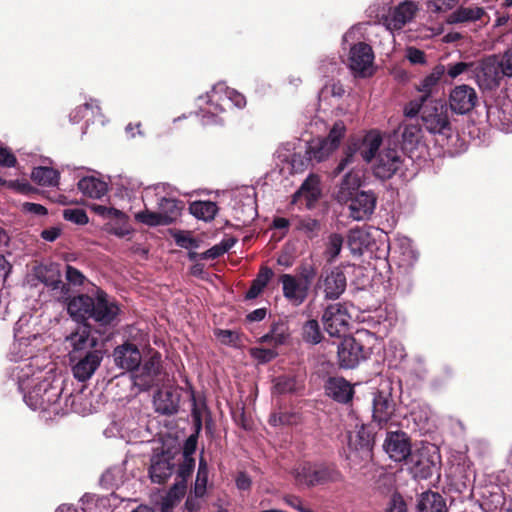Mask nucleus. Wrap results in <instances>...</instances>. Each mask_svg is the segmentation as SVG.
<instances>
[{"label":"nucleus","instance_id":"f257e3e1","mask_svg":"<svg viewBox=\"0 0 512 512\" xmlns=\"http://www.w3.org/2000/svg\"><path fill=\"white\" fill-rule=\"evenodd\" d=\"M67 311L76 322L88 323L91 319L100 327H108L115 324L121 310L118 303L110 299L105 291L97 289L95 297L80 294L71 298Z\"/></svg>","mask_w":512,"mask_h":512},{"label":"nucleus","instance_id":"f03ea898","mask_svg":"<svg viewBox=\"0 0 512 512\" xmlns=\"http://www.w3.org/2000/svg\"><path fill=\"white\" fill-rule=\"evenodd\" d=\"M295 482L299 486L314 488L342 483L345 477L334 462L302 461L293 469Z\"/></svg>","mask_w":512,"mask_h":512},{"label":"nucleus","instance_id":"7ed1b4c3","mask_svg":"<svg viewBox=\"0 0 512 512\" xmlns=\"http://www.w3.org/2000/svg\"><path fill=\"white\" fill-rule=\"evenodd\" d=\"M404 114L409 118L419 114L423 127L431 134H445L451 129L447 107L441 100H412L405 106Z\"/></svg>","mask_w":512,"mask_h":512},{"label":"nucleus","instance_id":"20e7f679","mask_svg":"<svg viewBox=\"0 0 512 512\" xmlns=\"http://www.w3.org/2000/svg\"><path fill=\"white\" fill-rule=\"evenodd\" d=\"M346 133V126L343 121H337L325 138H315L304 143V160H324L338 149L341 140Z\"/></svg>","mask_w":512,"mask_h":512},{"label":"nucleus","instance_id":"39448f33","mask_svg":"<svg viewBox=\"0 0 512 512\" xmlns=\"http://www.w3.org/2000/svg\"><path fill=\"white\" fill-rule=\"evenodd\" d=\"M77 328L66 337V340L70 343L72 350L70 356H78L91 350H104L105 343L103 340L95 336L90 323L78 322Z\"/></svg>","mask_w":512,"mask_h":512},{"label":"nucleus","instance_id":"423d86ee","mask_svg":"<svg viewBox=\"0 0 512 512\" xmlns=\"http://www.w3.org/2000/svg\"><path fill=\"white\" fill-rule=\"evenodd\" d=\"M382 144L381 134L376 130L369 131L362 138H351L346 148V158L360 156L362 160H373Z\"/></svg>","mask_w":512,"mask_h":512},{"label":"nucleus","instance_id":"0eeeda50","mask_svg":"<svg viewBox=\"0 0 512 512\" xmlns=\"http://www.w3.org/2000/svg\"><path fill=\"white\" fill-rule=\"evenodd\" d=\"M347 279L345 273L338 267L324 271L319 276L314 291L321 290L326 300H337L345 292Z\"/></svg>","mask_w":512,"mask_h":512},{"label":"nucleus","instance_id":"6e6552de","mask_svg":"<svg viewBox=\"0 0 512 512\" xmlns=\"http://www.w3.org/2000/svg\"><path fill=\"white\" fill-rule=\"evenodd\" d=\"M438 459L435 452L431 453L427 448H422L413 452L406 464L409 465L413 478L426 480L438 471Z\"/></svg>","mask_w":512,"mask_h":512},{"label":"nucleus","instance_id":"1a4fd4ad","mask_svg":"<svg viewBox=\"0 0 512 512\" xmlns=\"http://www.w3.org/2000/svg\"><path fill=\"white\" fill-rule=\"evenodd\" d=\"M374 53L370 45L359 42L351 46L348 65L355 76L367 77L373 73Z\"/></svg>","mask_w":512,"mask_h":512},{"label":"nucleus","instance_id":"9d476101","mask_svg":"<svg viewBox=\"0 0 512 512\" xmlns=\"http://www.w3.org/2000/svg\"><path fill=\"white\" fill-rule=\"evenodd\" d=\"M396 412V403L390 392L377 391L372 402V423L380 429L392 424Z\"/></svg>","mask_w":512,"mask_h":512},{"label":"nucleus","instance_id":"9b49d317","mask_svg":"<svg viewBox=\"0 0 512 512\" xmlns=\"http://www.w3.org/2000/svg\"><path fill=\"white\" fill-rule=\"evenodd\" d=\"M384 451L395 462H407L413 454L411 438L404 431H388L383 443Z\"/></svg>","mask_w":512,"mask_h":512},{"label":"nucleus","instance_id":"f8f14e48","mask_svg":"<svg viewBox=\"0 0 512 512\" xmlns=\"http://www.w3.org/2000/svg\"><path fill=\"white\" fill-rule=\"evenodd\" d=\"M134 374V383L142 390H149L150 388L157 386L161 381L162 373V362L161 354L154 352L147 360L144 361L143 365Z\"/></svg>","mask_w":512,"mask_h":512},{"label":"nucleus","instance_id":"ddd939ff","mask_svg":"<svg viewBox=\"0 0 512 512\" xmlns=\"http://www.w3.org/2000/svg\"><path fill=\"white\" fill-rule=\"evenodd\" d=\"M349 318L350 316L344 305L340 303L330 304L322 315L324 329L330 336L340 337L348 328Z\"/></svg>","mask_w":512,"mask_h":512},{"label":"nucleus","instance_id":"4468645a","mask_svg":"<svg viewBox=\"0 0 512 512\" xmlns=\"http://www.w3.org/2000/svg\"><path fill=\"white\" fill-rule=\"evenodd\" d=\"M320 182L318 175L309 174L298 190L292 195L291 204H304L306 209H314L322 196Z\"/></svg>","mask_w":512,"mask_h":512},{"label":"nucleus","instance_id":"2eb2a0df","mask_svg":"<svg viewBox=\"0 0 512 512\" xmlns=\"http://www.w3.org/2000/svg\"><path fill=\"white\" fill-rule=\"evenodd\" d=\"M104 350H91L78 356H70V361L75 362L72 367L74 377L84 382L91 378L103 359Z\"/></svg>","mask_w":512,"mask_h":512},{"label":"nucleus","instance_id":"dca6fc26","mask_svg":"<svg viewBox=\"0 0 512 512\" xmlns=\"http://www.w3.org/2000/svg\"><path fill=\"white\" fill-rule=\"evenodd\" d=\"M338 360L342 368L352 369L368 356V351L354 337L344 339L338 346Z\"/></svg>","mask_w":512,"mask_h":512},{"label":"nucleus","instance_id":"f3484780","mask_svg":"<svg viewBox=\"0 0 512 512\" xmlns=\"http://www.w3.org/2000/svg\"><path fill=\"white\" fill-rule=\"evenodd\" d=\"M478 101L477 93L469 85L456 86L449 96V105L453 112L457 114H466L470 112Z\"/></svg>","mask_w":512,"mask_h":512},{"label":"nucleus","instance_id":"a211bd4d","mask_svg":"<svg viewBox=\"0 0 512 512\" xmlns=\"http://www.w3.org/2000/svg\"><path fill=\"white\" fill-rule=\"evenodd\" d=\"M377 197L372 191L358 192L348 200L350 217L360 221L369 218L376 207Z\"/></svg>","mask_w":512,"mask_h":512},{"label":"nucleus","instance_id":"6ab92c4d","mask_svg":"<svg viewBox=\"0 0 512 512\" xmlns=\"http://www.w3.org/2000/svg\"><path fill=\"white\" fill-rule=\"evenodd\" d=\"M113 357L117 367L131 372L138 369L142 361L139 348L131 342L117 346L114 349Z\"/></svg>","mask_w":512,"mask_h":512},{"label":"nucleus","instance_id":"aec40b11","mask_svg":"<svg viewBox=\"0 0 512 512\" xmlns=\"http://www.w3.org/2000/svg\"><path fill=\"white\" fill-rule=\"evenodd\" d=\"M282 284L283 296L293 305L300 306L308 297L309 288L291 274H282L279 277Z\"/></svg>","mask_w":512,"mask_h":512},{"label":"nucleus","instance_id":"412c9836","mask_svg":"<svg viewBox=\"0 0 512 512\" xmlns=\"http://www.w3.org/2000/svg\"><path fill=\"white\" fill-rule=\"evenodd\" d=\"M211 102L216 103V109L224 111V103L231 102L234 106L242 108L246 104L245 97L234 89H231L225 85V83H217L214 85L210 92L207 93Z\"/></svg>","mask_w":512,"mask_h":512},{"label":"nucleus","instance_id":"4be33fe9","mask_svg":"<svg viewBox=\"0 0 512 512\" xmlns=\"http://www.w3.org/2000/svg\"><path fill=\"white\" fill-rule=\"evenodd\" d=\"M173 457L168 452H162L151 459L149 475L151 481L163 484L172 475L174 470Z\"/></svg>","mask_w":512,"mask_h":512},{"label":"nucleus","instance_id":"5701e85b","mask_svg":"<svg viewBox=\"0 0 512 512\" xmlns=\"http://www.w3.org/2000/svg\"><path fill=\"white\" fill-rule=\"evenodd\" d=\"M324 388L327 396L342 404L351 402L354 396L353 386L343 377H329Z\"/></svg>","mask_w":512,"mask_h":512},{"label":"nucleus","instance_id":"b1692460","mask_svg":"<svg viewBox=\"0 0 512 512\" xmlns=\"http://www.w3.org/2000/svg\"><path fill=\"white\" fill-rule=\"evenodd\" d=\"M417 10L416 5L410 1H404L389 12L385 17V24L388 29L399 30L410 22Z\"/></svg>","mask_w":512,"mask_h":512},{"label":"nucleus","instance_id":"393cba45","mask_svg":"<svg viewBox=\"0 0 512 512\" xmlns=\"http://www.w3.org/2000/svg\"><path fill=\"white\" fill-rule=\"evenodd\" d=\"M180 394L174 390H159L154 396L156 412L170 416L179 410Z\"/></svg>","mask_w":512,"mask_h":512},{"label":"nucleus","instance_id":"a878e982","mask_svg":"<svg viewBox=\"0 0 512 512\" xmlns=\"http://www.w3.org/2000/svg\"><path fill=\"white\" fill-rule=\"evenodd\" d=\"M418 512H448L446 500L438 493L431 490L420 494L417 501Z\"/></svg>","mask_w":512,"mask_h":512},{"label":"nucleus","instance_id":"bb28decb","mask_svg":"<svg viewBox=\"0 0 512 512\" xmlns=\"http://www.w3.org/2000/svg\"><path fill=\"white\" fill-rule=\"evenodd\" d=\"M84 118H86V122L99 121L101 124H104L103 115L97 100L90 99L89 102L78 106L70 114V121L72 123H78Z\"/></svg>","mask_w":512,"mask_h":512},{"label":"nucleus","instance_id":"cd10ccee","mask_svg":"<svg viewBox=\"0 0 512 512\" xmlns=\"http://www.w3.org/2000/svg\"><path fill=\"white\" fill-rule=\"evenodd\" d=\"M38 279L52 290H60L62 296H67L70 292L69 284L61 280L59 269L54 266H45L38 271Z\"/></svg>","mask_w":512,"mask_h":512},{"label":"nucleus","instance_id":"c85d7f7f","mask_svg":"<svg viewBox=\"0 0 512 512\" xmlns=\"http://www.w3.org/2000/svg\"><path fill=\"white\" fill-rule=\"evenodd\" d=\"M477 77L479 81H481V78L483 77L486 87L490 88L498 85L499 80L503 75L500 72L497 56L489 57L481 63Z\"/></svg>","mask_w":512,"mask_h":512},{"label":"nucleus","instance_id":"c756f323","mask_svg":"<svg viewBox=\"0 0 512 512\" xmlns=\"http://www.w3.org/2000/svg\"><path fill=\"white\" fill-rule=\"evenodd\" d=\"M183 208V201L174 198L162 197L158 202L159 212L165 218L167 225L174 223L178 219Z\"/></svg>","mask_w":512,"mask_h":512},{"label":"nucleus","instance_id":"7c9ffc66","mask_svg":"<svg viewBox=\"0 0 512 512\" xmlns=\"http://www.w3.org/2000/svg\"><path fill=\"white\" fill-rule=\"evenodd\" d=\"M445 72L446 67L444 65H437L429 75L420 81L417 86L418 91L422 93L420 98H425V102L435 100L432 99L430 95Z\"/></svg>","mask_w":512,"mask_h":512},{"label":"nucleus","instance_id":"2f4dec72","mask_svg":"<svg viewBox=\"0 0 512 512\" xmlns=\"http://www.w3.org/2000/svg\"><path fill=\"white\" fill-rule=\"evenodd\" d=\"M304 143L299 139H294L282 143L275 151L274 157L277 160H301L304 152Z\"/></svg>","mask_w":512,"mask_h":512},{"label":"nucleus","instance_id":"473e14b6","mask_svg":"<svg viewBox=\"0 0 512 512\" xmlns=\"http://www.w3.org/2000/svg\"><path fill=\"white\" fill-rule=\"evenodd\" d=\"M360 178L358 175L351 172L347 173L340 183L339 190L337 192L338 202L348 203L351 196H354L359 191Z\"/></svg>","mask_w":512,"mask_h":512},{"label":"nucleus","instance_id":"72a5a7b5","mask_svg":"<svg viewBox=\"0 0 512 512\" xmlns=\"http://www.w3.org/2000/svg\"><path fill=\"white\" fill-rule=\"evenodd\" d=\"M274 272L267 266H262L255 279L252 280L251 286L245 294L246 300H252L257 298L264 288L267 286L270 279L273 277Z\"/></svg>","mask_w":512,"mask_h":512},{"label":"nucleus","instance_id":"f704fd0d","mask_svg":"<svg viewBox=\"0 0 512 512\" xmlns=\"http://www.w3.org/2000/svg\"><path fill=\"white\" fill-rule=\"evenodd\" d=\"M78 189L90 198L99 199L104 196L108 187L104 181L94 177H84L78 182Z\"/></svg>","mask_w":512,"mask_h":512},{"label":"nucleus","instance_id":"c9c22d12","mask_svg":"<svg viewBox=\"0 0 512 512\" xmlns=\"http://www.w3.org/2000/svg\"><path fill=\"white\" fill-rule=\"evenodd\" d=\"M218 206L212 201H194L189 205L190 213L205 222L212 221L218 213Z\"/></svg>","mask_w":512,"mask_h":512},{"label":"nucleus","instance_id":"e433bc0d","mask_svg":"<svg viewBox=\"0 0 512 512\" xmlns=\"http://www.w3.org/2000/svg\"><path fill=\"white\" fill-rule=\"evenodd\" d=\"M104 230L111 235L119 238H124L132 233V228L129 225V216L122 212V215L114 216L111 222L104 226Z\"/></svg>","mask_w":512,"mask_h":512},{"label":"nucleus","instance_id":"4c0bfd02","mask_svg":"<svg viewBox=\"0 0 512 512\" xmlns=\"http://www.w3.org/2000/svg\"><path fill=\"white\" fill-rule=\"evenodd\" d=\"M484 14L483 8L480 7H459L449 15V23H463L468 21L479 20Z\"/></svg>","mask_w":512,"mask_h":512},{"label":"nucleus","instance_id":"58836bf2","mask_svg":"<svg viewBox=\"0 0 512 512\" xmlns=\"http://www.w3.org/2000/svg\"><path fill=\"white\" fill-rule=\"evenodd\" d=\"M31 178L38 185L54 186L58 183L59 172L51 167H37L33 169Z\"/></svg>","mask_w":512,"mask_h":512},{"label":"nucleus","instance_id":"ea45409f","mask_svg":"<svg viewBox=\"0 0 512 512\" xmlns=\"http://www.w3.org/2000/svg\"><path fill=\"white\" fill-rule=\"evenodd\" d=\"M301 335L304 342L312 345L319 344L324 338L316 319H310L303 324Z\"/></svg>","mask_w":512,"mask_h":512},{"label":"nucleus","instance_id":"a19ab883","mask_svg":"<svg viewBox=\"0 0 512 512\" xmlns=\"http://www.w3.org/2000/svg\"><path fill=\"white\" fill-rule=\"evenodd\" d=\"M207 97V103L209 105V108L208 109H200L199 113H198V116L200 117V121L202 123V125H213V124H221L222 123V120L221 118L218 116V113H220L221 111L218 109H216V103L217 102H211L210 101V98L206 95Z\"/></svg>","mask_w":512,"mask_h":512},{"label":"nucleus","instance_id":"79ce46f5","mask_svg":"<svg viewBox=\"0 0 512 512\" xmlns=\"http://www.w3.org/2000/svg\"><path fill=\"white\" fill-rule=\"evenodd\" d=\"M367 234L361 229H352L348 234L347 244L354 254H361L366 245Z\"/></svg>","mask_w":512,"mask_h":512},{"label":"nucleus","instance_id":"37998d69","mask_svg":"<svg viewBox=\"0 0 512 512\" xmlns=\"http://www.w3.org/2000/svg\"><path fill=\"white\" fill-rule=\"evenodd\" d=\"M357 437L359 439L360 448L366 453H370L375 443V433L372 424L362 425L361 429L358 431Z\"/></svg>","mask_w":512,"mask_h":512},{"label":"nucleus","instance_id":"c03bdc74","mask_svg":"<svg viewBox=\"0 0 512 512\" xmlns=\"http://www.w3.org/2000/svg\"><path fill=\"white\" fill-rule=\"evenodd\" d=\"M299 280L310 288L311 283L317 275V267L309 261H302L296 269Z\"/></svg>","mask_w":512,"mask_h":512},{"label":"nucleus","instance_id":"a18cd8bd","mask_svg":"<svg viewBox=\"0 0 512 512\" xmlns=\"http://www.w3.org/2000/svg\"><path fill=\"white\" fill-rule=\"evenodd\" d=\"M135 219L138 222L151 227L167 225L165 218L162 217L159 211L153 212L146 209L144 211L138 212L135 215Z\"/></svg>","mask_w":512,"mask_h":512},{"label":"nucleus","instance_id":"49530a36","mask_svg":"<svg viewBox=\"0 0 512 512\" xmlns=\"http://www.w3.org/2000/svg\"><path fill=\"white\" fill-rule=\"evenodd\" d=\"M343 245V237L338 233H332L327 242L325 255L328 262H333L340 254Z\"/></svg>","mask_w":512,"mask_h":512},{"label":"nucleus","instance_id":"de8ad7c7","mask_svg":"<svg viewBox=\"0 0 512 512\" xmlns=\"http://www.w3.org/2000/svg\"><path fill=\"white\" fill-rule=\"evenodd\" d=\"M397 163L398 162H377L372 167L373 174L381 180H387L398 170V166H396Z\"/></svg>","mask_w":512,"mask_h":512},{"label":"nucleus","instance_id":"09e8293b","mask_svg":"<svg viewBox=\"0 0 512 512\" xmlns=\"http://www.w3.org/2000/svg\"><path fill=\"white\" fill-rule=\"evenodd\" d=\"M274 389L279 394L293 393L296 391V379L292 376H278L274 380Z\"/></svg>","mask_w":512,"mask_h":512},{"label":"nucleus","instance_id":"8fccbe9b","mask_svg":"<svg viewBox=\"0 0 512 512\" xmlns=\"http://www.w3.org/2000/svg\"><path fill=\"white\" fill-rule=\"evenodd\" d=\"M270 331L274 336V346L284 344L289 337L288 326L282 321L272 323Z\"/></svg>","mask_w":512,"mask_h":512},{"label":"nucleus","instance_id":"3c124183","mask_svg":"<svg viewBox=\"0 0 512 512\" xmlns=\"http://www.w3.org/2000/svg\"><path fill=\"white\" fill-rule=\"evenodd\" d=\"M63 218L77 225H85L89 219L87 213L81 208H70L63 211Z\"/></svg>","mask_w":512,"mask_h":512},{"label":"nucleus","instance_id":"603ef678","mask_svg":"<svg viewBox=\"0 0 512 512\" xmlns=\"http://www.w3.org/2000/svg\"><path fill=\"white\" fill-rule=\"evenodd\" d=\"M497 58L499 60L501 74L506 77H512V46Z\"/></svg>","mask_w":512,"mask_h":512},{"label":"nucleus","instance_id":"864d4df0","mask_svg":"<svg viewBox=\"0 0 512 512\" xmlns=\"http://www.w3.org/2000/svg\"><path fill=\"white\" fill-rule=\"evenodd\" d=\"M296 228L307 234L317 233L320 230V222L317 219L306 216L298 220Z\"/></svg>","mask_w":512,"mask_h":512},{"label":"nucleus","instance_id":"5fc2aeb1","mask_svg":"<svg viewBox=\"0 0 512 512\" xmlns=\"http://www.w3.org/2000/svg\"><path fill=\"white\" fill-rule=\"evenodd\" d=\"M195 468L194 457H183L182 462L179 464L177 474L184 482L192 475Z\"/></svg>","mask_w":512,"mask_h":512},{"label":"nucleus","instance_id":"6e6d98bb","mask_svg":"<svg viewBox=\"0 0 512 512\" xmlns=\"http://www.w3.org/2000/svg\"><path fill=\"white\" fill-rule=\"evenodd\" d=\"M498 122L495 124L499 127V129L505 133L512 132V113H507L503 109H496Z\"/></svg>","mask_w":512,"mask_h":512},{"label":"nucleus","instance_id":"4d7b16f0","mask_svg":"<svg viewBox=\"0 0 512 512\" xmlns=\"http://www.w3.org/2000/svg\"><path fill=\"white\" fill-rule=\"evenodd\" d=\"M251 355L260 363H268L275 359L278 353L270 348H253L251 349Z\"/></svg>","mask_w":512,"mask_h":512},{"label":"nucleus","instance_id":"13d9d810","mask_svg":"<svg viewBox=\"0 0 512 512\" xmlns=\"http://www.w3.org/2000/svg\"><path fill=\"white\" fill-rule=\"evenodd\" d=\"M91 210L98 216L111 220L114 216L122 215V211L114 207H107L100 204L91 205Z\"/></svg>","mask_w":512,"mask_h":512},{"label":"nucleus","instance_id":"bf43d9fd","mask_svg":"<svg viewBox=\"0 0 512 512\" xmlns=\"http://www.w3.org/2000/svg\"><path fill=\"white\" fill-rule=\"evenodd\" d=\"M386 512H407V505L400 493L392 494Z\"/></svg>","mask_w":512,"mask_h":512},{"label":"nucleus","instance_id":"052dcab7","mask_svg":"<svg viewBox=\"0 0 512 512\" xmlns=\"http://www.w3.org/2000/svg\"><path fill=\"white\" fill-rule=\"evenodd\" d=\"M66 279L69 284L74 286H81L86 280L83 273L71 265L66 266Z\"/></svg>","mask_w":512,"mask_h":512},{"label":"nucleus","instance_id":"680f3d73","mask_svg":"<svg viewBox=\"0 0 512 512\" xmlns=\"http://www.w3.org/2000/svg\"><path fill=\"white\" fill-rule=\"evenodd\" d=\"M208 472H197L193 493L196 498H201L206 493Z\"/></svg>","mask_w":512,"mask_h":512},{"label":"nucleus","instance_id":"e2e57ef3","mask_svg":"<svg viewBox=\"0 0 512 512\" xmlns=\"http://www.w3.org/2000/svg\"><path fill=\"white\" fill-rule=\"evenodd\" d=\"M420 128L415 125H405L402 131V138L404 142L415 144L419 140Z\"/></svg>","mask_w":512,"mask_h":512},{"label":"nucleus","instance_id":"0e129e2a","mask_svg":"<svg viewBox=\"0 0 512 512\" xmlns=\"http://www.w3.org/2000/svg\"><path fill=\"white\" fill-rule=\"evenodd\" d=\"M472 66V63H466V62H457V63H451L448 64L446 68V72L448 76L452 79L458 77L459 75L463 74L465 71L470 69Z\"/></svg>","mask_w":512,"mask_h":512},{"label":"nucleus","instance_id":"69168bd1","mask_svg":"<svg viewBox=\"0 0 512 512\" xmlns=\"http://www.w3.org/2000/svg\"><path fill=\"white\" fill-rule=\"evenodd\" d=\"M0 184L7 185L9 188H13L17 192L24 193V194L29 193L32 190L31 185L26 181H24V182H21L19 180L6 181L2 177H0Z\"/></svg>","mask_w":512,"mask_h":512},{"label":"nucleus","instance_id":"338daca9","mask_svg":"<svg viewBox=\"0 0 512 512\" xmlns=\"http://www.w3.org/2000/svg\"><path fill=\"white\" fill-rule=\"evenodd\" d=\"M215 334L220 339V341L226 345L235 344L239 339L238 334L232 330L219 329Z\"/></svg>","mask_w":512,"mask_h":512},{"label":"nucleus","instance_id":"774afa93","mask_svg":"<svg viewBox=\"0 0 512 512\" xmlns=\"http://www.w3.org/2000/svg\"><path fill=\"white\" fill-rule=\"evenodd\" d=\"M406 56L412 64H424L426 62L425 53L414 47L407 49Z\"/></svg>","mask_w":512,"mask_h":512}]
</instances>
